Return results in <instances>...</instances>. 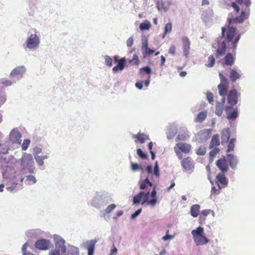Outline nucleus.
Listing matches in <instances>:
<instances>
[{"instance_id": "nucleus-41", "label": "nucleus", "mask_w": 255, "mask_h": 255, "mask_svg": "<svg viewBox=\"0 0 255 255\" xmlns=\"http://www.w3.org/2000/svg\"><path fill=\"white\" fill-rule=\"evenodd\" d=\"M29 144H30V140L24 139L23 142V143L22 144V145H21L22 149L23 150H26L27 149Z\"/></svg>"}, {"instance_id": "nucleus-55", "label": "nucleus", "mask_w": 255, "mask_h": 255, "mask_svg": "<svg viewBox=\"0 0 255 255\" xmlns=\"http://www.w3.org/2000/svg\"><path fill=\"white\" fill-rule=\"evenodd\" d=\"M133 38L132 37L128 38L127 41V45L128 47H131L133 44Z\"/></svg>"}, {"instance_id": "nucleus-29", "label": "nucleus", "mask_w": 255, "mask_h": 255, "mask_svg": "<svg viewBox=\"0 0 255 255\" xmlns=\"http://www.w3.org/2000/svg\"><path fill=\"white\" fill-rule=\"evenodd\" d=\"M140 189L141 190L145 189L147 191L148 187H151L152 186V183L149 181V180L146 178L144 180L140 182Z\"/></svg>"}, {"instance_id": "nucleus-5", "label": "nucleus", "mask_w": 255, "mask_h": 255, "mask_svg": "<svg viewBox=\"0 0 255 255\" xmlns=\"http://www.w3.org/2000/svg\"><path fill=\"white\" fill-rule=\"evenodd\" d=\"M220 83L218 85L219 93L223 98H225L229 88V82L228 79L221 73L219 74Z\"/></svg>"}, {"instance_id": "nucleus-34", "label": "nucleus", "mask_w": 255, "mask_h": 255, "mask_svg": "<svg viewBox=\"0 0 255 255\" xmlns=\"http://www.w3.org/2000/svg\"><path fill=\"white\" fill-rule=\"evenodd\" d=\"M236 141V139L234 138H232L230 139L229 140L228 148L227 150V152H229L230 151H232L234 150L235 147V142Z\"/></svg>"}, {"instance_id": "nucleus-13", "label": "nucleus", "mask_w": 255, "mask_h": 255, "mask_svg": "<svg viewBox=\"0 0 255 255\" xmlns=\"http://www.w3.org/2000/svg\"><path fill=\"white\" fill-rule=\"evenodd\" d=\"M114 60L116 62H118V64L115 66L113 68V71L114 72H116L119 70H122L124 69L126 63V60L125 57L119 59V57L118 56H114Z\"/></svg>"}, {"instance_id": "nucleus-49", "label": "nucleus", "mask_w": 255, "mask_h": 255, "mask_svg": "<svg viewBox=\"0 0 255 255\" xmlns=\"http://www.w3.org/2000/svg\"><path fill=\"white\" fill-rule=\"evenodd\" d=\"M210 213H214L213 211L211 210H204L202 211L201 215L203 216H206Z\"/></svg>"}, {"instance_id": "nucleus-14", "label": "nucleus", "mask_w": 255, "mask_h": 255, "mask_svg": "<svg viewBox=\"0 0 255 255\" xmlns=\"http://www.w3.org/2000/svg\"><path fill=\"white\" fill-rule=\"evenodd\" d=\"M181 164L186 170H191L194 168V162L190 157L183 158L181 161Z\"/></svg>"}, {"instance_id": "nucleus-32", "label": "nucleus", "mask_w": 255, "mask_h": 255, "mask_svg": "<svg viewBox=\"0 0 255 255\" xmlns=\"http://www.w3.org/2000/svg\"><path fill=\"white\" fill-rule=\"evenodd\" d=\"M215 63V58L213 55H211L208 58L207 63L205 64V66L207 67L211 68L214 66Z\"/></svg>"}, {"instance_id": "nucleus-37", "label": "nucleus", "mask_w": 255, "mask_h": 255, "mask_svg": "<svg viewBox=\"0 0 255 255\" xmlns=\"http://www.w3.org/2000/svg\"><path fill=\"white\" fill-rule=\"evenodd\" d=\"M129 63L133 65H138L139 59L137 55H133L132 59L129 61Z\"/></svg>"}, {"instance_id": "nucleus-60", "label": "nucleus", "mask_w": 255, "mask_h": 255, "mask_svg": "<svg viewBox=\"0 0 255 255\" xmlns=\"http://www.w3.org/2000/svg\"><path fill=\"white\" fill-rule=\"evenodd\" d=\"M135 86L138 89H141L143 87V82L142 81H139L135 83Z\"/></svg>"}, {"instance_id": "nucleus-38", "label": "nucleus", "mask_w": 255, "mask_h": 255, "mask_svg": "<svg viewBox=\"0 0 255 255\" xmlns=\"http://www.w3.org/2000/svg\"><path fill=\"white\" fill-rule=\"evenodd\" d=\"M137 154L141 159H146L148 158L147 155L145 153H143L140 148L137 149Z\"/></svg>"}, {"instance_id": "nucleus-35", "label": "nucleus", "mask_w": 255, "mask_h": 255, "mask_svg": "<svg viewBox=\"0 0 255 255\" xmlns=\"http://www.w3.org/2000/svg\"><path fill=\"white\" fill-rule=\"evenodd\" d=\"M143 72L147 74V76L150 75L151 73V70L149 67L146 66L140 69V74L143 76Z\"/></svg>"}, {"instance_id": "nucleus-46", "label": "nucleus", "mask_w": 255, "mask_h": 255, "mask_svg": "<svg viewBox=\"0 0 255 255\" xmlns=\"http://www.w3.org/2000/svg\"><path fill=\"white\" fill-rule=\"evenodd\" d=\"M232 7L234 8V11L237 13H239L240 8V7L235 2H233L231 3Z\"/></svg>"}, {"instance_id": "nucleus-4", "label": "nucleus", "mask_w": 255, "mask_h": 255, "mask_svg": "<svg viewBox=\"0 0 255 255\" xmlns=\"http://www.w3.org/2000/svg\"><path fill=\"white\" fill-rule=\"evenodd\" d=\"M191 234L196 246H203L209 243V240L204 236L203 228L199 226L192 230Z\"/></svg>"}, {"instance_id": "nucleus-33", "label": "nucleus", "mask_w": 255, "mask_h": 255, "mask_svg": "<svg viewBox=\"0 0 255 255\" xmlns=\"http://www.w3.org/2000/svg\"><path fill=\"white\" fill-rule=\"evenodd\" d=\"M172 29V24L171 22L167 23L164 27V32L162 35V38H164L167 33H170Z\"/></svg>"}, {"instance_id": "nucleus-53", "label": "nucleus", "mask_w": 255, "mask_h": 255, "mask_svg": "<svg viewBox=\"0 0 255 255\" xmlns=\"http://www.w3.org/2000/svg\"><path fill=\"white\" fill-rule=\"evenodd\" d=\"M26 179L29 181H32L34 183L36 182V179L35 177L33 175H28L26 176Z\"/></svg>"}, {"instance_id": "nucleus-12", "label": "nucleus", "mask_w": 255, "mask_h": 255, "mask_svg": "<svg viewBox=\"0 0 255 255\" xmlns=\"http://www.w3.org/2000/svg\"><path fill=\"white\" fill-rule=\"evenodd\" d=\"M216 164L218 168L221 171V172L226 173L229 170V164L225 157L217 160Z\"/></svg>"}, {"instance_id": "nucleus-43", "label": "nucleus", "mask_w": 255, "mask_h": 255, "mask_svg": "<svg viewBox=\"0 0 255 255\" xmlns=\"http://www.w3.org/2000/svg\"><path fill=\"white\" fill-rule=\"evenodd\" d=\"M150 27V23L149 22L145 23L142 22L140 24L139 28L141 30L148 29Z\"/></svg>"}, {"instance_id": "nucleus-30", "label": "nucleus", "mask_w": 255, "mask_h": 255, "mask_svg": "<svg viewBox=\"0 0 255 255\" xmlns=\"http://www.w3.org/2000/svg\"><path fill=\"white\" fill-rule=\"evenodd\" d=\"M212 149V150H211L209 152V160L210 163H212L213 161L214 158L220 152V149L217 147H214Z\"/></svg>"}, {"instance_id": "nucleus-40", "label": "nucleus", "mask_w": 255, "mask_h": 255, "mask_svg": "<svg viewBox=\"0 0 255 255\" xmlns=\"http://www.w3.org/2000/svg\"><path fill=\"white\" fill-rule=\"evenodd\" d=\"M154 174L156 176V177H159L160 173L157 161H156L155 163V166L153 170Z\"/></svg>"}, {"instance_id": "nucleus-7", "label": "nucleus", "mask_w": 255, "mask_h": 255, "mask_svg": "<svg viewBox=\"0 0 255 255\" xmlns=\"http://www.w3.org/2000/svg\"><path fill=\"white\" fill-rule=\"evenodd\" d=\"M25 43L28 49H36L39 46L40 39L36 34H31L27 37Z\"/></svg>"}, {"instance_id": "nucleus-47", "label": "nucleus", "mask_w": 255, "mask_h": 255, "mask_svg": "<svg viewBox=\"0 0 255 255\" xmlns=\"http://www.w3.org/2000/svg\"><path fill=\"white\" fill-rule=\"evenodd\" d=\"M60 250L55 249V250H51L49 252V255H60Z\"/></svg>"}, {"instance_id": "nucleus-2", "label": "nucleus", "mask_w": 255, "mask_h": 255, "mask_svg": "<svg viewBox=\"0 0 255 255\" xmlns=\"http://www.w3.org/2000/svg\"><path fill=\"white\" fill-rule=\"evenodd\" d=\"M149 190L139 192L133 197V204H139L141 203V205H143L145 203H147L152 207H154L157 202L155 187L153 188L150 193V196L152 197L151 200H149Z\"/></svg>"}, {"instance_id": "nucleus-19", "label": "nucleus", "mask_w": 255, "mask_h": 255, "mask_svg": "<svg viewBox=\"0 0 255 255\" xmlns=\"http://www.w3.org/2000/svg\"><path fill=\"white\" fill-rule=\"evenodd\" d=\"M53 239L55 241L56 249L60 250L61 253H64V240L58 235H53Z\"/></svg>"}, {"instance_id": "nucleus-3", "label": "nucleus", "mask_w": 255, "mask_h": 255, "mask_svg": "<svg viewBox=\"0 0 255 255\" xmlns=\"http://www.w3.org/2000/svg\"><path fill=\"white\" fill-rule=\"evenodd\" d=\"M244 2L246 7L245 9L242 8V11L240 15L238 16L230 18L228 19V22L229 25L235 23H243L246 19H247L250 14V6L251 2L250 0H244Z\"/></svg>"}, {"instance_id": "nucleus-64", "label": "nucleus", "mask_w": 255, "mask_h": 255, "mask_svg": "<svg viewBox=\"0 0 255 255\" xmlns=\"http://www.w3.org/2000/svg\"><path fill=\"white\" fill-rule=\"evenodd\" d=\"M220 190H221V189H219V187H218V189H216L215 188V187H213L212 188V191L215 194H219Z\"/></svg>"}, {"instance_id": "nucleus-44", "label": "nucleus", "mask_w": 255, "mask_h": 255, "mask_svg": "<svg viewBox=\"0 0 255 255\" xmlns=\"http://www.w3.org/2000/svg\"><path fill=\"white\" fill-rule=\"evenodd\" d=\"M34 158L39 165H43V164H44L43 160L42 158V157H41V156L35 155H34Z\"/></svg>"}, {"instance_id": "nucleus-58", "label": "nucleus", "mask_w": 255, "mask_h": 255, "mask_svg": "<svg viewBox=\"0 0 255 255\" xmlns=\"http://www.w3.org/2000/svg\"><path fill=\"white\" fill-rule=\"evenodd\" d=\"M176 141H182L185 140V137L183 134H178L176 139Z\"/></svg>"}, {"instance_id": "nucleus-61", "label": "nucleus", "mask_w": 255, "mask_h": 255, "mask_svg": "<svg viewBox=\"0 0 255 255\" xmlns=\"http://www.w3.org/2000/svg\"><path fill=\"white\" fill-rule=\"evenodd\" d=\"M203 133L207 134V135H208L209 136H210L211 134L212 133V129H205L204 130H203Z\"/></svg>"}, {"instance_id": "nucleus-18", "label": "nucleus", "mask_w": 255, "mask_h": 255, "mask_svg": "<svg viewBox=\"0 0 255 255\" xmlns=\"http://www.w3.org/2000/svg\"><path fill=\"white\" fill-rule=\"evenodd\" d=\"M182 41L183 43V51L184 55L187 57L190 54V41L189 38L187 37H183L182 38Z\"/></svg>"}, {"instance_id": "nucleus-28", "label": "nucleus", "mask_w": 255, "mask_h": 255, "mask_svg": "<svg viewBox=\"0 0 255 255\" xmlns=\"http://www.w3.org/2000/svg\"><path fill=\"white\" fill-rule=\"evenodd\" d=\"M200 206L198 204L192 205L190 208V213L193 217H197L200 213Z\"/></svg>"}, {"instance_id": "nucleus-31", "label": "nucleus", "mask_w": 255, "mask_h": 255, "mask_svg": "<svg viewBox=\"0 0 255 255\" xmlns=\"http://www.w3.org/2000/svg\"><path fill=\"white\" fill-rule=\"evenodd\" d=\"M225 63L226 65L232 66L234 63V58L231 53H228L224 58Z\"/></svg>"}, {"instance_id": "nucleus-25", "label": "nucleus", "mask_w": 255, "mask_h": 255, "mask_svg": "<svg viewBox=\"0 0 255 255\" xmlns=\"http://www.w3.org/2000/svg\"><path fill=\"white\" fill-rule=\"evenodd\" d=\"M207 117V111L206 110L199 112L194 119L195 123H202Z\"/></svg>"}, {"instance_id": "nucleus-15", "label": "nucleus", "mask_w": 255, "mask_h": 255, "mask_svg": "<svg viewBox=\"0 0 255 255\" xmlns=\"http://www.w3.org/2000/svg\"><path fill=\"white\" fill-rule=\"evenodd\" d=\"M97 242L96 240L87 241L84 243L83 246L88 250V255H93L96 244Z\"/></svg>"}, {"instance_id": "nucleus-21", "label": "nucleus", "mask_w": 255, "mask_h": 255, "mask_svg": "<svg viewBox=\"0 0 255 255\" xmlns=\"http://www.w3.org/2000/svg\"><path fill=\"white\" fill-rule=\"evenodd\" d=\"M132 138L137 139L140 143H143L146 140L149 139L148 135L140 132L136 134H133Z\"/></svg>"}, {"instance_id": "nucleus-52", "label": "nucleus", "mask_w": 255, "mask_h": 255, "mask_svg": "<svg viewBox=\"0 0 255 255\" xmlns=\"http://www.w3.org/2000/svg\"><path fill=\"white\" fill-rule=\"evenodd\" d=\"M168 232H169V231L167 230V233H166V235L162 237V239L164 241H167L168 240H170V239H172L173 238V236H172L168 235Z\"/></svg>"}, {"instance_id": "nucleus-22", "label": "nucleus", "mask_w": 255, "mask_h": 255, "mask_svg": "<svg viewBox=\"0 0 255 255\" xmlns=\"http://www.w3.org/2000/svg\"><path fill=\"white\" fill-rule=\"evenodd\" d=\"M241 77L240 71H238L235 69H231L230 74V78L232 82H235L237 80L239 79Z\"/></svg>"}, {"instance_id": "nucleus-11", "label": "nucleus", "mask_w": 255, "mask_h": 255, "mask_svg": "<svg viewBox=\"0 0 255 255\" xmlns=\"http://www.w3.org/2000/svg\"><path fill=\"white\" fill-rule=\"evenodd\" d=\"M227 118L229 120H235L238 116V108H234L232 106H227L225 107Z\"/></svg>"}, {"instance_id": "nucleus-6", "label": "nucleus", "mask_w": 255, "mask_h": 255, "mask_svg": "<svg viewBox=\"0 0 255 255\" xmlns=\"http://www.w3.org/2000/svg\"><path fill=\"white\" fill-rule=\"evenodd\" d=\"M191 145L187 143L179 142L177 143L174 148V151L179 159L183 158L182 152L188 153L191 150Z\"/></svg>"}, {"instance_id": "nucleus-59", "label": "nucleus", "mask_w": 255, "mask_h": 255, "mask_svg": "<svg viewBox=\"0 0 255 255\" xmlns=\"http://www.w3.org/2000/svg\"><path fill=\"white\" fill-rule=\"evenodd\" d=\"M27 246H28V243H25L23 245V246L22 247V250H21L22 254H23V255H26V250L27 249Z\"/></svg>"}, {"instance_id": "nucleus-45", "label": "nucleus", "mask_w": 255, "mask_h": 255, "mask_svg": "<svg viewBox=\"0 0 255 255\" xmlns=\"http://www.w3.org/2000/svg\"><path fill=\"white\" fill-rule=\"evenodd\" d=\"M207 99L210 103L213 102L214 96L211 92H208L207 93Z\"/></svg>"}, {"instance_id": "nucleus-24", "label": "nucleus", "mask_w": 255, "mask_h": 255, "mask_svg": "<svg viewBox=\"0 0 255 255\" xmlns=\"http://www.w3.org/2000/svg\"><path fill=\"white\" fill-rule=\"evenodd\" d=\"M227 159L229 162L230 166L233 169H235L237 167L238 161L237 158L232 154H227Z\"/></svg>"}, {"instance_id": "nucleus-51", "label": "nucleus", "mask_w": 255, "mask_h": 255, "mask_svg": "<svg viewBox=\"0 0 255 255\" xmlns=\"http://www.w3.org/2000/svg\"><path fill=\"white\" fill-rule=\"evenodd\" d=\"M144 47L148 54L151 55L154 52V50L148 48L147 42L144 44Z\"/></svg>"}, {"instance_id": "nucleus-48", "label": "nucleus", "mask_w": 255, "mask_h": 255, "mask_svg": "<svg viewBox=\"0 0 255 255\" xmlns=\"http://www.w3.org/2000/svg\"><path fill=\"white\" fill-rule=\"evenodd\" d=\"M17 184L16 183L14 182L11 186L6 187V188L8 191L12 192V191L15 189Z\"/></svg>"}, {"instance_id": "nucleus-10", "label": "nucleus", "mask_w": 255, "mask_h": 255, "mask_svg": "<svg viewBox=\"0 0 255 255\" xmlns=\"http://www.w3.org/2000/svg\"><path fill=\"white\" fill-rule=\"evenodd\" d=\"M238 96L237 91L236 89H233L228 93L227 101L230 106H234L237 104Z\"/></svg>"}, {"instance_id": "nucleus-54", "label": "nucleus", "mask_w": 255, "mask_h": 255, "mask_svg": "<svg viewBox=\"0 0 255 255\" xmlns=\"http://www.w3.org/2000/svg\"><path fill=\"white\" fill-rule=\"evenodd\" d=\"M123 214V211L122 210L118 211L117 212L115 216L113 217V218L115 220H117L119 217H121Z\"/></svg>"}, {"instance_id": "nucleus-20", "label": "nucleus", "mask_w": 255, "mask_h": 255, "mask_svg": "<svg viewBox=\"0 0 255 255\" xmlns=\"http://www.w3.org/2000/svg\"><path fill=\"white\" fill-rule=\"evenodd\" d=\"M231 136L230 129L227 128L223 129L221 131V143L222 144L227 142Z\"/></svg>"}, {"instance_id": "nucleus-56", "label": "nucleus", "mask_w": 255, "mask_h": 255, "mask_svg": "<svg viewBox=\"0 0 255 255\" xmlns=\"http://www.w3.org/2000/svg\"><path fill=\"white\" fill-rule=\"evenodd\" d=\"M141 209H139L137 210L135 212V213L131 215V218L132 219L135 218L136 217H137L139 214L141 212Z\"/></svg>"}, {"instance_id": "nucleus-27", "label": "nucleus", "mask_w": 255, "mask_h": 255, "mask_svg": "<svg viewBox=\"0 0 255 255\" xmlns=\"http://www.w3.org/2000/svg\"><path fill=\"white\" fill-rule=\"evenodd\" d=\"M26 71L25 68L23 66H20L17 67L14 69L10 73V75L13 76L14 75H19L22 77V75L25 73Z\"/></svg>"}, {"instance_id": "nucleus-36", "label": "nucleus", "mask_w": 255, "mask_h": 255, "mask_svg": "<svg viewBox=\"0 0 255 255\" xmlns=\"http://www.w3.org/2000/svg\"><path fill=\"white\" fill-rule=\"evenodd\" d=\"M206 152V148L204 146H200L196 151V154L199 155H204Z\"/></svg>"}, {"instance_id": "nucleus-1", "label": "nucleus", "mask_w": 255, "mask_h": 255, "mask_svg": "<svg viewBox=\"0 0 255 255\" xmlns=\"http://www.w3.org/2000/svg\"><path fill=\"white\" fill-rule=\"evenodd\" d=\"M241 34L238 32L236 27L228 26L222 27V41L218 43L216 50V56L225 54L227 48L236 50L238 43L241 38Z\"/></svg>"}, {"instance_id": "nucleus-62", "label": "nucleus", "mask_w": 255, "mask_h": 255, "mask_svg": "<svg viewBox=\"0 0 255 255\" xmlns=\"http://www.w3.org/2000/svg\"><path fill=\"white\" fill-rule=\"evenodd\" d=\"M150 78H151L150 75L147 76L146 79L145 80L144 84L146 87L148 86L149 83H150Z\"/></svg>"}, {"instance_id": "nucleus-42", "label": "nucleus", "mask_w": 255, "mask_h": 255, "mask_svg": "<svg viewBox=\"0 0 255 255\" xmlns=\"http://www.w3.org/2000/svg\"><path fill=\"white\" fill-rule=\"evenodd\" d=\"M105 63L108 66H112L113 60L111 57L108 55H106L105 57Z\"/></svg>"}, {"instance_id": "nucleus-50", "label": "nucleus", "mask_w": 255, "mask_h": 255, "mask_svg": "<svg viewBox=\"0 0 255 255\" xmlns=\"http://www.w3.org/2000/svg\"><path fill=\"white\" fill-rule=\"evenodd\" d=\"M141 167L137 163H132L131 169L133 171H136L140 169Z\"/></svg>"}, {"instance_id": "nucleus-26", "label": "nucleus", "mask_w": 255, "mask_h": 255, "mask_svg": "<svg viewBox=\"0 0 255 255\" xmlns=\"http://www.w3.org/2000/svg\"><path fill=\"white\" fill-rule=\"evenodd\" d=\"M220 144L219 135L217 134H214L211 139L209 144V148L212 149L214 147H217Z\"/></svg>"}, {"instance_id": "nucleus-23", "label": "nucleus", "mask_w": 255, "mask_h": 255, "mask_svg": "<svg viewBox=\"0 0 255 255\" xmlns=\"http://www.w3.org/2000/svg\"><path fill=\"white\" fill-rule=\"evenodd\" d=\"M225 102V98H223L221 103H217L215 109V114L218 116H221L223 113L224 108V104Z\"/></svg>"}, {"instance_id": "nucleus-57", "label": "nucleus", "mask_w": 255, "mask_h": 255, "mask_svg": "<svg viewBox=\"0 0 255 255\" xmlns=\"http://www.w3.org/2000/svg\"><path fill=\"white\" fill-rule=\"evenodd\" d=\"M175 52H176L175 46L174 45L171 46L169 49V53L172 55H174L175 54Z\"/></svg>"}, {"instance_id": "nucleus-16", "label": "nucleus", "mask_w": 255, "mask_h": 255, "mask_svg": "<svg viewBox=\"0 0 255 255\" xmlns=\"http://www.w3.org/2000/svg\"><path fill=\"white\" fill-rule=\"evenodd\" d=\"M216 182L217 183L219 189L221 188L220 185L225 187L228 185V182L225 177V173L221 172L217 174L216 177Z\"/></svg>"}, {"instance_id": "nucleus-17", "label": "nucleus", "mask_w": 255, "mask_h": 255, "mask_svg": "<svg viewBox=\"0 0 255 255\" xmlns=\"http://www.w3.org/2000/svg\"><path fill=\"white\" fill-rule=\"evenodd\" d=\"M21 164L24 166H30L33 163V157L31 154L24 153L20 159Z\"/></svg>"}, {"instance_id": "nucleus-63", "label": "nucleus", "mask_w": 255, "mask_h": 255, "mask_svg": "<svg viewBox=\"0 0 255 255\" xmlns=\"http://www.w3.org/2000/svg\"><path fill=\"white\" fill-rule=\"evenodd\" d=\"M118 252V250L115 247H114L111 250V252L110 255H116Z\"/></svg>"}, {"instance_id": "nucleus-8", "label": "nucleus", "mask_w": 255, "mask_h": 255, "mask_svg": "<svg viewBox=\"0 0 255 255\" xmlns=\"http://www.w3.org/2000/svg\"><path fill=\"white\" fill-rule=\"evenodd\" d=\"M36 249L40 250H47L52 247L50 241L46 239H41L38 240L35 244Z\"/></svg>"}, {"instance_id": "nucleus-9", "label": "nucleus", "mask_w": 255, "mask_h": 255, "mask_svg": "<svg viewBox=\"0 0 255 255\" xmlns=\"http://www.w3.org/2000/svg\"><path fill=\"white\" fill-rule=\"evenodd\" d=\"M9 140L13 143L20 144L21 142V134L17 128H14L10 132Z\"/></svg>"}, {"instance_id": "nucleus-39", "label": "nucleus", "mask_w": 255, "mask_h": 255, "mask_svg": "<svg viewBox=\"0 0 255 255\" xmlns=\"http://www.w3.org/2000/svg\"><path fill=\"white\" fill-rule=\"evenodd\" d=\"M116 205L115 204H110L105 209V212L107 214H109L112 211H113L116 208Z\"/></svg>"}]
</instances>
